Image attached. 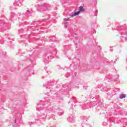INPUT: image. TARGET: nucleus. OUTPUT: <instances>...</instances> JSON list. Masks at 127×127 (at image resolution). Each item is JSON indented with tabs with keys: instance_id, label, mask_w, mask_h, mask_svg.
Listing matches in <instances>:
<instances>
[{
	"instance_id": "nucleus-1",
	"label": "nucleus",
	"mask_w": 127,
	"mask_h": 127,
	"mask_svg": "<svg viewBox=\"0 0 127 127\" xmlns=\"http://www.w3.org/2000/svg\"><path fill=\"white\" fill-rule=\"evenodd\" d=\"M80 13V11H78L77 12H75L73 14L71 15V17H74V16H76V15H78Z\"/></svg>"
},
{
	"instance_id": "nucleus-2",
	"label": "nucleus",
	"mask_w": 127,
	"mask_h": 127,
	"mask_svg": "<svg viewBox=\"0 0 127 127\" xmlns=\"http://www.w3.org/2000/svg\"><path fill=\"white\" fill-rule=\"evenodd\" d=\"M120 99H125L126 98V94H120Z\"/></svg>"
},
{
	"instance_id": "nucleus-3",
	"label": "nucleus",
	"mask_w": 127,
	"mask_h": 127,
	"mask_svg": "<svg viewBox=\"0 0 127 127\" xmlns=\"http://www.w3.org/2000/svg\"><path fill=\"white\" fill-rule=\"evenodd\" d=\"M84 11V7H83V6H80L79 7V10L78 11H79V13L80 11Z\"/></svg>"
}]
</instances>
